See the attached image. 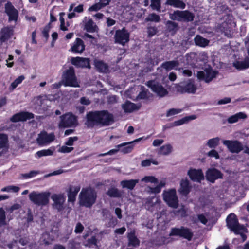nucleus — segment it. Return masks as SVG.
<instances>
[{"mask_svg":"<svg viewBox=\"0 0 249 249\" xmlns=\"http://www.w3.org/2000/svg\"><path fill=\"white\" fill-rule=\"evenodd\" d=\"M113 122L114 118L112 114L107 111L103 110L88 113L87 114L85 124L88 128H91L98 124L103 126L109 125Z\"/></svg>","mask_w":249,"mask_h":249,"instance_id":"f257e3e1","label":"nucleus"},{"mask_svg":"<svg viewBox=\"0 0 249 249\" xmlns=\"http://www.w3.org/2000/svg\"><path fill=\"white\" fill-rule=\"evenodd\" d=\"M97 195L92 188H83L79 196V204L88 208L91 207L95 202Z\"/></svg>","mask_w":249,"mask_h":249,"instance_id":"f03ea898","label":"nucleus"},{"mask_svg":"<svg viewBox=\"0 0 249 249\" xmlns=\"http://www.w3.org/2000/svg\"><path fill=\"white\" fill-rule=\"evenodd\" d=\"M62 82L65 86L74 88L79 87V81L78 80L73 67H69L64 71L62 74Z\"/></svg>","mask_w":249,"mask_h":249,"instance_id":"7ed1b4c3","label":"nucleus"},{"mask_svg":"<svg viewBox=\"0 0 249 249\" xmlns=\"http://www.w3.org/2000/svg\"><path fill=\"white\" fill-rule=\"evenodd\" d=\"M50 194L49 192L39 193L33 191L29 194V197L34 204L38 206H45L49 203Z\"/></svg>","mask_w":249,"mask_h":249,"instance_id":"20e7f679","label":"nucleus"},{"mask_svg":"<svg viewBox=\"0 0 249 249\" xmlns=\"http://www.w3.org/2000/svg\"><path fill=\"white\" fill-rule=\"evenodd\" d=\"M162 196L163 200L168 206L174 209L178 207V199L176 189H171L164 191Z\"/></svg>","mask_w":249,"mask_h":249,"instance_id":"39448f33","label":"nucleus"},{"mask_svg":"<svg viewBox=\"0 0 249 249\" xmlns=\"http://www.w3.org/2000/svg\"><path fill=\"white\" fill-rule=\"evenodd\" d=\"M169 18L173 20L189 22L194 20V15L187 10H177L173 13H169Z\"/></svg>","mask_w":249,"mask_h":249,"instance_id":"423d86ee","label":"nucleus"},{"mask_svg":"<svg viewBox=\"0 0 249 249\" xmlns=\"http://www.w3.org/2000/svg\"><path fill=\"white\" fill-rule=\"evenodd\" d=\"M58 124L60 128L75 127L77 125L76 117L71 113H66L60 117Z\"/></svg>","mask_w":249,"mask_h":249,"instance_id":"0eeeda50","label":"nucleus"},{"mask_svg":"<svg viewBox=\"0 0 249 249\" xmlns=\"http://www.w3.org/2000/svg\"><path fill=\"white\" fill-rule=\"evenodd\" d=\"M217 73V71L211 68H208L198 71L196 76L199 80H203L206 83H209L216 77Z\"/></svg>","mask_w":249,"mask_h":249,"instance_id":"6e6552de","label":"nucleus"},{"mask_svg":"<svg viewBox=\"0 0 249 249\" xmlns=\"http://www.w3.org/2000/svg\"><path fill=\"white\" fill-rule=\"evenodd\" d=\"M53 203L52 207L58 212H62L65 209L66 197L64 194H54L51 197Z\"/></svg>","mask_w":249,"mask_h":249,"instance_id":"1a4fd4ad","label":"nucleus"},{"mask_svg":"<svg viewBox=\"0 0 249 249\" xmlns=\"http://www.w3.org/2000/svg\"><path fill=\"white\" fill-rule=\"evenodd\" d=\"M226 221L227 225L231 231L234 233H240L244 226L238 224L237 218L234 214H229Z\"/></svg>","mask_w":249,"mask_h":249,"instance_id":"9d476101","label":"nucleus"},{"mask_svg":"<svg viewBox=\"0 0 249 249\" xmlns=\"http://www.w3.org/2000/svg\"><path fill=\"white\" fill-rule=\"evenodd\" d=\"M146 85L154 92L160 97H164L168 93L166 89L155 80L147 82Z\"/></svg>","mask_w":249,"mask_h":249,"instance_id":"9b49d317","label":"nucleus"},{"mask_svg":"<svg viewBox=\"0 0 249 249\" xmlns=\"http://www.w3.org/2000/svg\"><path fill=\"white\" fill-rule=\"evenodd\" d=\"M177 90L181 93H194L196 90V87L192 80H189L185 83L178 85Z\"/></svg>","mask_w":249,"mask_h":249,"instance_id":"f8f14e48","label":"nucleus"},{"mask_svg":"<svg viewBox=\"0 0 249 249\" xmlns=\"http://www.w3.org/2000/svg\"><path fill=\"white\" fill-rule=\"evenodd\" d=\"M223 144L232 153H238L244 149L242 143L237 140H224Z\"/></svg>","mask_w":249,"mask_h":249,"instance_id":"ddd939ff","label":"nucleus"},{"mask_svg":"<svg viewBox=\"0 0 249 249\" xmlns=\"http://www.w3.org/2000/svg\"><path fill=\"white\" fill-rule=\"evenodd\" d=\"M170 236H179L190 240L193 236L190 230L184 227L179 228H173L169 234Z\"/></svg>","mask_w":249,"mask_h":249,"instance_id":"4468645a","label":"nucleus"},{"mask_svg":"<svg viewBox=\"0 0 249 249\" xmlns=\"http://www.w3.org/2000/svg\"><path fill=\"white\" fill-rule=\"evenodd\" d=\"M54 139L55 136L53 133L48 134L45 131H42L38 135L36 142L39 145L44 146L50 144Z\"/></svg>","mask_w":249,"mask_h":249,"instance_id":"2eb2a0df","label":"nucleus"},{"mask_svg":"<svg viewBox=\"0 0 249 249\" xmlns=\"http://www.w3.org/2000/svg\"><path fill=\"white\" fill-rule=\"evenodd\" d=\"M115 41L123 46L129 40V33L124 28L117 30L115 35Z\"/></svg>","mask_w":249,"mask_h":249,"instance_id":"dca6fc26","label":"nucleus"},{"mask_svg":"<svg viewBox=\"0 0 249 249\" xmlns=\"http://www.w3.org/2000/svg\"><path fill=\"white\" fill-rule=\"evenodd\" d=\"M160 200L158 197L147 198L144 204L145 207L151 211L154 210H158L160 209Z\"/></svg>","mask_w":249,"mask_h":249,"instance_id":"f3484780","label":"nucleus"},{"mask_svg":"<svg viewBox=\"0 0 249 249\" xmlns=\"http://www.w3.org/2000/svg\"><path fill=\"white\" fill-rule=\"evenodd\" d=\"M190 179L195 182H200L204 178L201 169H190L187 172Z\"/></svg>","mask_w":249,"mask_h":249,"instance_id":"a211bd4d","label":"nucleus"},{"mask_svg":"<svg viewBox=\"0 0 249 249\" xmlns=\"http://www.w3.org/2000/svg\"><path fill=\"white\" fill-rule=\"evenodd\" d=\"M207 180L214 183L216 179L222 178V174L215 168L209 169L206 173Z\"/></svg>","mask_w":249,"mask_h":249,"instance_id":"6ab92c4d","label":"nucleus"},{"mask_svg":"<svg viewBox=\"0 0 249 249\" xmlns=\"http://www.w3.org/2000/svg\"><path fill=\"white\" fill-rule=\"evenodd\" d=\"M5 11L9 17V20L16 21L18 17V11L11 3H7L5 5Z\"/></svg>","mask_w":249,"mask_h":249,"instance_id":"aec40b11","label":"nucleus"},{"mask_svg":"<svg viewBox=\"0 0 249 249\" xmlns=\"http://www.w3.org/2000/svg\"><path fill=\"white\" fill-rule=\"evenodd\" d=\"M71 64L77 67L90 68L89 59L80 57H72L71 59Z\"/></svg>","mask_w":249,"mask_h":249,"instance_id":"412c9836","label":"nucleus"},{"mask_svg":"<svg viewBox=\"0 0 249 249\" xmlns=\"http://www.w3.org/2000/svg\"><path fill=\"white\" fill-rule=\"evenodd\" d=\"M34 118V114L28 112H21L13 115L11 121L13 122L19 121H25L27 119H30Z\"/></svg>","mask_w":249,"mask_h":249,"instance_id":"4be33fe9","label":"nucleus"},{"mask_svg":"<svg viewBox=\"0 0 249 249\" xmlns=\"http://www.w3.org/2000/svg\"><path fill=\"white\" fill-rule=\"evenodd\" d=\"M85 44L83 41L79 38H77L73 42L70 51L74 53H81L85 50Z\"/></svg>","mask_w":249,"mask_h":249,"instance_id":"5701e85b","label":"nucleus"},{"mask_svg":"<svg viewBox=\"0 0 249 249\" xmlns=\"http://www.w3.org/2000/svg\"><path fill=\"white\" fill-rule=\"evenodd\" d=\"M8 148V136L6 134L0 133V156L6 153Z\"/></svg>","mask_w":249,"mask_h":249,"instance_id":"b1692460","label":"nucleus"},{"mask_svg":"<svg viewBox=\"0 0 249 249\" xmlns=\"http://www.w3.org/2000/svg\"><path fill=\"white\" fill-rule=\"evenodd\" d=\"M75 3H71L69 8V12L68 14V18L69 19H71L76 16L75 13H81L84 11V5L83 4H79L77 6L74 7Z\"/></svg>","mask_w":249,"mask_h":249,"instance_id":"393cba45","label":"nucleus"},{"mask_svg":"<svg viewBox=\"0 0 249 249\" xmlns=\"http://www.w3.org/2000/svg\"><path fill=\"white\" fill-rule=\"evenodd\" d=\"M122 107L125 113H131L139 110L141 107V105L129 101H126L122 104Z\"/></svg>","mask_w":249,"mask_h":249,"instance_id":"a878e982","label":"nucleus"},{"mask_svg":"<svg viewBox=\"0 0 249 249\" xmlns=\"http://www.w3.org/2000/svg\"><path fill=\"white\" fill-rule=\"evenodd\" d=\"M80 187L79 186H70L67 191L68 200L69 202H74L75 200L77 194L79 191Z\"/></svg>","mask_w":249,"mask_h":249,"instance_id":"bb28decb","label":"nucleus"},{"mask_svg":"<svg viewBox=\"0 0 249 249\" xmlns=\"http://www.w3.org/2000/svg\"><path fill=\"white\" fill-rule=\"evenodd\" d=\"M191 188L189 180L187 178H184L180 181L178 192L180 194L186 196L189 193Z\"/></svg>","mask_w":249,"mask_h":249,"instance_id":"cd10ccee","label":"nucleus"},{"mask_svg":"<svg viewBox=\"0 0 249 249\" xmlns=\"http://www.w3.org/2000/svg\"><path fill=\"white\" fill-rule=\"evenodd\" d=\"M178 66L179 62L178 60H172L163 63L161 67L166 71H170L173 69L180 71L181 68H177Z\"/></svg>","mask_w":249,"mask_h":249,"instance_id":"c85d7f7f","label":"nucleus"},{"mask_svg":"<svg viewBox=\"0 0 249 249\" xmlns=\"http://www.w3.org/2000/svg\"><path fill=\"white\" fill-rule=\"evenodd\" d=\"M94 65L96 69L100 72L106 73L108 71V65L102 60L95 59Z\"/></svg>","mask_w":249,"mask_h":249,"instance_id":"c756f323","label":"nucleus"},{"mask_svg":"<svg viewBox=\"0 0 249 249\" xmlns=\"http://www.w3.org/2000/svg\"><path fill=\"white\" fill-rule=\"evenodd\" d=\"M233 66L238 70H243L249 68V58H245L243 61H235L233 64Z\"/></svg>","mask_w":249,"mask_h":249,"instance_id":"7c9ffc66","label":"nucleus"},{"mask_svg":"<svg viewBox=\"0 0 249 249\" xmlns=\"http://www.w3.org/2000/svg\"><path fill=\"white\" fill-rule=\"evenodd\" d=\"M128 245L136 247L139 245L140 241L135 235V231H131L127 234Z\"/></svg>","mask_w":249,"mask_h":249,"instance_id":"2f4dec72","label":"nucleus"},{"mask_svg":"<svg viewBox=\"0 0 249 249\" xmlns=\"http://www.w3.org/2000/svg\"><path fill=\"white\" fill-rule=\"evenodd\" d=\"M84 29L88 32L93 33L97 31L98 27L91 19H88L85 24Z\"/></svg>","mask_w":249,"mask_h":249,"instance_id":"473e14b6","label":"nucleus"},{"mask_svg":"<svg viewBox=\"0 0 249 249\" xmlns=\"http://www.w3.org/2000/svg\"><path fill=\"white\" fill-rule=\"evenodd\" d=\"M247 118V115L243 112H239L229 117L227 120L228 122L230 124L235 123L239 119H244Z\"/></svg>","mask_w":249,"mask_h":249,"instance_id":"72a5a7b5","label":"nucleus"},{"mask_svg":"<svg viewBox=\"0 0 249 249\" xmlns=\"http://www.w3.org/2000/svg\"><path fill=\"white\" fill-rule=\"evenodd\" d=\"M138 182V179H130L128 180H123L121 182L120 184L123 188H126L132 190Z\"/></svg>","mask_w":249,"mask_h":249,"instance_id":"f704fd0d","label":"nucleus"},{"mask_svg":"<svg viewBox=\"0 0 249 249\" xmlns=\"http://www.w3.org/2000/svg\"><path fill=\"white\" fill-rule=\"evenodd\" d=\"M165 4L180 9H184L185 7V4L180 0H166Z\"/></svg>","mask_w":249,"mask_h":249,"instance_id":"c9c22d12","label":"nucleus"},{"mask_svg":"<svg viewBox=\"0 0 249 249\" xmlns=\"http://www.w3.org/2000/svg\"><path fill=\"white\" fill-rule=\"evenodd\" d=\"M172 146L170 144H165L160 147L157 151L158 154L162 155H167L171 153Z\"/></svg>","mask_w":249,"mask_h":249,"instance_id":"e433bc0d","label":"nucleus"},{"mask_svg":"<svg viewBox=\"0 0 249 249\" xmlns=\"http://www.w3.org/2000/svg\"><path fill=\"white\" fill-rule=\"evenodd\" d=\"M194 41L196 45L202 47H206L209 43V41L208 39L201 37L199 35H197L195 37Z\"/></svg>","mask_w":249,"mask_h":249,"instance_id":"4c0bfd02","label":"nucleus"},{"mask_svg":"<svg viewBox=\"0 0 249 249\" xmlns=\"http://www.w3.org/2000/svg\"><path fill=\"white\" fill-rule=\"evenodd\" d=\"M55 151V147H52L49 149H43L38 151L36 153V155L38 158H40L43 156H48L52 155Z\"/></svg>","mask_w":249,"mask_h":249,"instance_id":"58836bf2","label":"nucleus"},{"mask_svg":"<svg viewBox=\"0 0 249 249\" xmlns=\"http://www.w3.org/2000/svg\"><path fill=\"white\" fill-rule=\"evenodd\" d=\"M12 30L9 28H4L1 31L2 35L0 37L1 42L5 41L11 35Z\"/></svg>","mask_w":249,"mask_h":249,"instance_id":"ea45409f","label":"nucleus"},{"mask_svg":"<svg viewBox=\"0 0 249 249\" xmlns=\"http://www.w3.org/2000/svg\"><path fill=\"white\" fill-rule=\"evenodd\" d=\"M141 139L142 138H139L136 139L134 141L128 142V143H125L126 144L124 146H125L127 144H128V145L125 147H124L123 149H122L121 151L124 154L131 152L134 148V145L132 143L135 142H139Z\"/></svg>","mask_w":249,"mask_h":249,"instance_id":"a19ab883","label":"nucleus"},{"mask_svg":"<svg viewBox=\"0 0 249 249\" xmlns=\"http://www.w3.org/2000/svg\"><path fill=\"white\" fill-rule=\"evenodd\" d=\"M19 190L20 188L18 186L8 185L1 188V191L7 193H18Z\"/></svg>","mask_w":249,"mask_h":249,"instance_id":"79ce46f5","label":"nucleus"},{"mask_svg":"<svg viewBox=\"0 0 249 249\" xmlns=\"http://www.w3.org/2000/svg\"><path fill=\"white\" fill-rule=\"evenodd\" d=\"M107 194L111 197H119L122 196L121 192L115 188H111L109 189L107 191Z\"/></svg>","mask_w":249,"mask_h":249,"instance_id":"37998d69","label":"nucleus"},{"mask_svg":"<svg viewBox=\"0 0 249 249\" xmlns=\"http://www.w3.org/2000/svg\"><path fill=\"white\" fill-rule=\"evenodd\" d=\"M219 137L212 138L207 141L206 145L211 148H215L219 144Z\"/></svg>","mask_w":249,"mask_h":249,"instance_id":"c03bdc74","label":"nucleus"},{"mask_svg":"<svg viewBox=\"0 0 249 249\" xmlns=\"http://www.w3.org/2000/svg\"><path fill=\"white\" fill-rule=\"evenodd\" d=\"M150 7L152 10L158 12H160L161 10V0H151Z\"/></svg>","mask_w":249,"mask_h":249,"instance_id":"a18cd8bd","label":"nucleus"},{"mask_svg":"<svg viewBox=\"0 0 249 249\" xmlns=\"http://www.w3.org/2000/svg\"><path fill=\"white\" fill-rule=\"evenodd\" d=\"M24 79L25 77L23 75H21L16 78L14 81L11 83L9 87L10 89L11 90H14L19 84L22 82Z\"/></svg>","mask_w":249,"mask_h":249,"instance_id":"49530a36","label":"nucleus"},{"mask_svg":"<svg viewBox=\"0 0 249 249\" xmlns=\"http://www.w3.org/2000/svg\"><path fill=\"white\" fill-rule=\"evenodd\" d=\"M160 20V17L155 13L149 14L145 18V21H152L155 22H159Z\"/></svg>","mask_w":249,"mask_h":249,"instance_id":"de8ad7c7","label":"nucleus"},{"mask_svg":"<svg viewBox=\"0 0 249 249\" xmlns=\"http://www.w3.org/2000/svg\"><path fill=\"white\" fill-rule=\"evenodd\" d=\"M166 26L167 30L170 32H175L177 29L178 24L177 23L171 21H167L166 23Z\"/></svg>","mask_w":249,"mask_h":249,"instance_id":"09e8293b","label":"nucleus"},{"mask_svg":"<svg viewBox=\"0 0 249 249\" xmlns=\"http://www.w3.org/2000/svg\"><path fill=\"white\" fill-rule=\"evenodd\" d=\"M125 144H126L125 143H122V144H119V145H118L116 146L117 147V149H111V150H109V151H108L107 153H103V154H100L99 155V157H100V156H105L108 155H111L115 154L116 153H117L118 152L119 148L120 147H123V146H124V145Z\"/></svg>","mask_w":249,"mask_h":249,"instance_id":"8fccbe9b","label":"nucleus"},{"mask_svg":"<svg viewBox=\"0 0 249 249\" xmlns=\"http://www.w3.org/2000/svg\"><path fill=\"white\" fill-rule=\"evenodd\" d=\"M151 164L158 165V162L153 159H146L142 161L141 165L142 167L149 166Z\"/></svg>","mask_w":249,"mask_h":249,"instance_id":"3c124183","label":"nucleus"},{"mask_svg":"<svg viewBox=\"0 0 249 249\" xmlns=\"http://www.w3.org/2000/svg\"><path fill=\"white\" fill-rule=\"evenodd\" d=\"M39 173V171H31L28 173L21 174V178L23 179H28L35 177Z\"/></svg>","mask_w":249,"mask_h":249,"instance_id":"603ef678","label":"nucleus"},{"mask_svg":"<svg viewBox=\"0 0 249 249\" xmlns=\"http://www.w3.org/2000/svg\"><path fill=\"white\" fill-rule=\"evenodd\" d=\"M141 181L146 183H158V179L155 177L152 176H145L142 179Z\"/></svg>","mask_w":249,"mask_h":249,"instance_id":"864d4df0","label":"nucleus"},{"mask_svg":"<svg viewBox=\"0 0 249 249\" xmlns=\"http://www.w3.org/2000/svg\"><path fill=\"white\" fill-rule=\"evenodd\" d=\"M6 224L5 212L3 208H0V227Z\"/></svg>","mask_w":249,"mask_h":249,"instance_id":"5fc2aeb1","label":"nucleus"},{"mask_svg":"<svg viewBox=\"0 0 249 249\" xmlns=\"http://www.w3.org/2000/svg\"><path fill=\"white\" fill-rule=\"evenodd\" d=\"M182 109L179 108H172L167 111L166 116L170 117L180 113Z\"/></svg>","mask_w":249,"mask_h":249,"instance_id":"6e6d98bb","label":"nucleus"},{"mask_svg":"<svg viewBox=\"0 0 249 249\" xmlns=\"http://www.w3.org/2000/svg\"><path fill=\"white\" fill-rule=\"evenodd\" d=\"M73 150V147L68 146L66 144L61 146L59 149L58 152L62 153H70Z\"/></svg>","mask_w":249,"mask_h":249,"instance_id":"4d7b16f0","label":"nucleus"},{"mask_svg":"<svg viewBox=\"0 0 249 249\" xmlns=\"http://www.w3.org/2000/svg\"><path fill=\"white\" fill-rule=\"evenodd\" d=\"M147 191L150 193L158 194L161 191L160 187L157 185L155 187H147Z\"/></svg>","mask_w":249,"mask_h":249,"instance_id":"13d9d810","label":"nucleus"},{"mask_svg":"<svg viewBox=\"0 0 249 249\" xmlns=\"http://www.w3.org/2000/svg\"><path fill=\"white\" fill-rule=\"evenodd\" d=\"M78 140V137L76 136L73 137H69L68 141L65 142V144L66 145L69 146L71 147L73 145V143L74 142L77 141Z\"/></svg>","mask_w":249,"mask_h":249,"instance_id":"bf43d9fd","label":"nucleus"},{"mask_svg":"<svg viewBox=\"0 0 249 249\" xmlns=\"http://www.w3.org/2000/svg\"><path fill=\"white\" fill-rule=\"evenodd\" d=\"M157 32V29L155 27H149L147 28V33L149 36H152Z\"/></svg>","mask_w":249,"mask_h":249,"instance_id":"052dcab7","label":"nucleus"},{"mask_svg":"<svg viewBox=\"0 0 249 249\" xmlns=\"http://www.w3.org/2000/svg\"><path fill=\"white\" fill-rule=\"evenodd\" d=\"M102 8L103 7L100 4L99 2H98L90 7L88 9V10L89 11H97Z\"/></svg>","mask_w":249,"mask_h":249,"instance_id":"680f3d73","label":"nucleus"},{"mask_svg":"<svg viewBox=\"0 0 249 249\" xmlns=\"http://www.w3.org/2000/svg\"><path fill=\"white\" fill-rule=\"evenodd\" d=\"M207 155L209 157H214L216 159H218L219 158V156L218 152L214 149H213V150H211V151H210L207 153Z\"/></svg>","mask_w":249,"mask_h":249,"instance_id":"e2e57ef3","label":"nucleus"},{"mask_svg":"<svg viewBox=\"0 0 249 249\" xmlns=\"http://www.w3.org/2000/svg\"><path fill=\"white\" fill-rule=\"evenodd\" d=\"M21 207V206L19 204H14L10 208L7 209V211L10 213H12L14 211L18 210Z\"/></svg>","mask_w":249,"mask_h":249,"instance_id":"0e129e2a","label":"nucleus"},{"mask_svg":"<svg viewBox=\"0 0 249 249\" xmlns=\"http://www.w3.org/2000/svg\"><path fill=\"white\" fill-rule=\"evenodd\" d=\"M84 229L83 226L80 223H78L77 224L75 229V232L77 233H81L82 232L83 230Z\"/></svg>","mask_w":249,"mask_h":249,"instance_id":"69168bd1","label":"nucleus"},{"mask_svg":"<svg viewBox=\"0 0 249 249\" xmlns=\"http://www.w3.org/2000/svg\"><path fill=\"white\" fill-rule=\"evenodd\" d=\"M164 140L162 139H156L153 141L152 145L154 147H157L162 144Z\"/></svg>","mask_w":249,"mask_h":249,"instance_id":"338daca9","label":"nucleus"},{"mask_svg":"<svg viewBox=\"0 0 249 249\" xmlns=\"http://www.w3.org/2000/svg\"><path fill=\"white\" fill-rule=\"evenodd\" d=\"M181 70H182L181 72L184 76L190 77L192 74L191 71L189 70H183V69L181 68Z\"/></svg>","mask_w":249,"mask_h":249,"instance_id":"774afa93","label":"nucleus"}]
</instances>
